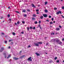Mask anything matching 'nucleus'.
I'll return each mask as SVG.
<instances>
[{
	"label": "nucleus",
	"instance_id": "nucleus-30",
	"mask_svg": "<svg viewBox=\"0 0 64 64\" xmlns=\"http://www.w3.org/2000/svg\"><path fill=\"white\" fill-rule=\"evenodd\" d=\"M35 24H37L38 23V22H37L36 21L34 22Z\"/></svg>",
	"mask_w": 64,
	"mask_h": 64
},
{
	"label": "nucleus",
	"instance_id": "nucleus-34",
	"mask_svg": "<svg viewBox=\"0 0 64 64\" xmlns=\"http://www.w3.org/2000/svg\"><path fill=\"white\" fill-rule=\"evenodd\" d=\"M9 20L10 21V22H11V18H10L9 19Z\"/></svg>",
	"mask_w": 64,
	"mask_h": 64
},
{
	"label": "nucleus",
	"instance_id": "nucleus-37",
	"mask_svg": "<svg viewBox=\"0 0 64 64\" xmlns=\"http://www.w3.org/2000/svg\"><path fill=\"white\" fill-rule=\"evenodd\" d=\"M16 13H19V12H18V11H15Z\"/></svg>",
	"mask_w": 64,
	"mask_h": 64
},
{
	"label": "nucleus",
	"instance_id": "nucleus-42",
	"mask_svg": "<svg viewBox=\"0 0 64 64\" xmlns=\"http://www.w3.org/2000/svg\"><path fill=\"white\" fill-rule=\"evenodd\" d=\"M49 17L50 18H51V16H49Z\"/></svg>",
	"mask_w": 64,
	"mask_h": 64
},
{
	"label": "nucleus",
	"instance_id": "nucleus-13",
	"mask_svg": "<svg viewBox=\"0 0 64 64\" xmlns=\"http://www.w3.org/2000/svg\"><path fill=\"white\" fill-rule=\"evenodd\" d=\"M44 12L46 13H47V12H48V10H44Z\"/></svg>",
	"mask_w": 64,
	"mask_h": 64
},
{
	"label": "nucleus",
	"instance_id": "nucleus-20",
	"mask_svg": "<svg viewBox=\"0 0 64 64\" xmlns=\"http://www.w3.org/2000/svg\"><path fill=\"white\" fill-rule=\"evenodd\" d=\"M48 3V2H45V4H44V5H46V4H47Z\"/></svg>",
	"mask_w": 64,
	"mask_h": 64
},
{
	"label": "nucleus",
	"instance_id": "nucleus-27",
	"mask_svg": "<svg viewBox=\"0 0 64 64\" xmlns=\"http://www.w3.org/2000/svg\"><path fill=\"white\" fill-rule=\"evenodd\" d=\"M32 19L33 20H35V18H32Z\"/></svg>",
	"mask_w": 64,
	"mask_h": 64
},
{
	"label": "nucleus",
	"instance_id": "nucleus-12",
	"mask_svg": "<svg viewBox=\"0 0 64 64\" xmlns=\"http://www.w3.org/2000/svg\"><path fill=\"white\" fill-rule=\"evenodd\" d=\"M56 30H57L58 31L59 30H60V28H56Z\"/></svg>",
	"mask_w": 64,
	"mask_h": 64
},
{
	"label": "nucleus",
	"instance_id": "nucleus-59",
	"mask_svg": "<svg viewBox=\"0 0 64 64\" xmlns=\"http://www.w3.org/2000/svg\"><path fill=\"white\" fill-rule=\"evenodd\" d=\"M39 12H37L36 13V14H39Z\"/></svg>",
	"mask_w": 64,
	"mask_h": 64
},
{
	"label": "nucleus",
	"instance_id": "nucleus-51",
	"mask_svg": "<svg viewBox=\"0 0 64 64\" xmlns=\"http://www.w3.org/2000/svg\"><path fill=\"white\" fill-rule=\"evenodd\" d=\"M54 10H56L57 9V8H54Z\"/></svg>",
	"mask_w": 64,
	"mask_h": 64
},
{
	"label": "nucleus",
	"instance_id": "nucleus-36",
	"mask_svg": "<svg viewBox=\"0 0 64 64\" xmlns=\"http://www.w3.org/2000/svg\"><path fill=\"white\" fill-rule=\"evenodd\" d=\"M59 27H60V28H62V26H59Z\"/></svg>",
	"mask_w": 64,
	"mask_h": 64
},
{
	"label": "nucleus",
	"instance_id": "nucleus-8",
	"mask_svg": "<svg viewBox=\"0 0 64 64\" xmlns=\"http://www.w3.org/2000/svg\"><path fill=\"white\" fill-rule=\"evenodd\" d=\"M3 50H4V48H1L0 49V52H2V51H3Z\"/></svg>",
	"mask_w": 64,
	"mask_h": 64
},
{
	"label": "nucleus",
	"instance_id": "nucleus-48",
	"mask_svg": "<svg viewBox=\"0 0 64 64\" xmlns=\"http://www.w3.org/2000/svg\"><path fill=\"white\" fill-rule=\"evenodd\" d=\"M21 34H23V33H24V32H21Z\"/></svg>",
	"mask_w": 64,
	"mask_h": 64
},
{
	"label": "nucleus",
	"instance_id": "nucleus-49",
	"mask_svg": "<svg viewBox=\"0 0 64 64\" xmlns=\"http://www.w3.org/2000/svg\"><path fill=\"white\" fill-rule=\"evenodd\" d=\"M62 41H64V38H63L62 39Z\"/></svg>",
	"mask_w": 64,
	"mask_h": 64
},
{
	"label": "nucleus",
	"instance_id": "nucleus-11",
	"mask_svg": "<svg viewBox=\"0 0 64 64\" xmlns=\"http://www.w3.org/2000/svg\"><path fill=\"white\" fill-rule=\"evenodd\" d=\"M36 55H37V56H40V54H39L36 52Z\"/></svg>",
	"mask_w": 64,
	"mask_h": 64
},
{
	"label": "nucleus",
	"instance_id": "nucleus-39",
	"mask_svg": "<svg viewBox=\"0 0 64 64\" xmlns=\"http://www.w3.org/2000/svg\"><path fill=\"white\" fill-rule=\"evenodd\" d=\"M10 14H8V17H10Z\"/></svg>",
	"mask_w": 64,
	"mask_h": 64
},
{
	"label": "nucleus",
	"instance_id": "nucleus-41",
	"mask_svg": "<svg viewBox=\"0 0 64 64\" xmlns=\"http://www.w3.org/2000/svg\"><path fill=\"white\" fill-rule=\"evenodd\" d=\"M12 40H9V42H11L12 41Z\"/></svg>",
	"mask_w": 64,
	"mask_h": 64
},
{
	"label": "nucleus",
	"instance_id": "nucleus-52",
	"mask_svg": "<svg viewBox=\"0 0 64 64\" xmlns=\"http://www.w3.org/2000/svg\"><path fill=\"white\" fill-rule=\"evenodd\" d=\"M62 18H64V16H62Z\"/></svg>",
	"mask_w": 64,
	"mask_h": 64
},
{
	"label": "nucleus",
	"instance_id": "nucleus-15",
	"mask_svg": "<svg viewBox=\"0 0 64 64\" xmlns=\"http://www.w3.org/2000/svg\"><path fill=\"white\" fill-rule=\"evenodd\" d=\"M26 12L25 10H22V12Z\"/></svg>",
	"mask_w": 64,
	"mask_h": 64
},
{
	"label": "nucleus",
	"instance_id": "nucleus-10",
	"mask_svg": "<svg viewBox=\"0 0 64 64\" xmlns=\"http://www.w3.org/2000/svg\"><path fill=\"white\" fill-rule=\"evenodd\" d=\"M40 19H42L43 18V16H40Z\"/></svg>",
	"mask_w": 64,
	"mask_h": 64
},
{
	"label": "nucleus",
	"instance_id": "nucleus-31",
	"mask_svg": "<svg viewBox=\"0 0 64 64\" xmlns=\"http://www.w3.org/2000/svg\"><path fill=\"white\" fill-rule=\"evenodd\" d=\"M6 53H4V55H5V56H6Z\"/></svg>",
	"mask_w": 64,
	"mask_h": 64
},
{
	"label": "nucleus",
	"instance_id": "nucleus-4",
	"mask_svg": "<svg viewBox=\"0 0 64 64\" xmlns=\"http://www.w3.org/2000/svg\"><path fill=\"white\" fill-rule=\"evenodd\" d=\"M57 39H52V41H54V42H55V41H56V40H57Z\"/></svg>",
	"mask_w": 64,
	"mask_h": 64
},
{
	"label": "nucleus",
	"instance_id": "nucleus-57",
	"mask_svg": "<svg viewBox=\"0 0 64 64\" xmlns=\"http://www.w3.org/2000/svg\"><path fill=\"white\" fill-rule=\"evenodd\" d=\"M48 43H47L46 44V46H47V45H48Z\"/></svg>",
	"mask_w": 64,
	"mask_h": 64
},
{
	"label": "nucleus",
	"instance_id": "nucleus-64",
	"mask_svg": "<svg viewBox=\"0 0 64 64\" xmlns=\"http://www.w3.org/2000/svg\"><path fill=\"white\" fill-rule=\"evenodd\" d=\"M62 62H63L64 63V60H63L62 61Z\"/></svg>",
	"mask_w": 64,
	"mask_h": 64
},
{
	"label": "nucleus",
	"instance_id": "nucleus-21",
	"mask_svg": "<svg viewBox=\"0 0 64 64\" xmlns=\"http://www.w3.org/2000/svg\"><path fill=\"white\" fill-rule=\"evenodd\" d=\"M11 45H13V42H12L10 43Z\"/></svg>",
	"mask_w": 64,
	"mask_h": 64
},
{
	"label": "nucleus",
	"instance_id": "nucleus-40",
	"mask_svg": "<svg viewBox=\"0 0 64 64\" xmlns=\"http://www.w3.org/2000/svg\"><path fill=\"white\" fill-rule=\"evenodd\" d=\"M39 11V10H36V12H38Z\"/></svg>",
	"mask_w": 64,
	"mask_h": 64
},
{
	"label": "nucleus",
	"instance_id": "nucleus-18",
	"mask_svg": "<svg viewBox=\"0 0 64 64\" xmlns=\"http://www.w3.org/2000/svg\"><path fill=\"white\" fill-rule=\"evenodd\" d=\"M33 17H36V14H33Z\"/></svg>",
	"mask_w": 64,
	"mask_h": 64
},
{
	"label": "nucleus",
	"instance_id": "nucleus-23",
	"mask_svg": "<svg viewBox=\"0 0 64 64\" xmlns=\"http://www.w3.org/2000/svg\"><path fill=\"white\" fill-rule=\"evenodd\" d=\"M57 63H59V60H57L56 61Z\"/></svg>",
	"mask_w": 64,
	"mask_h": 64
},
{
	"label": "nucleus",
	"instance_id": "nucleus-9",
	"mask_svg": "<svg viewBox=\"0 0 64 64\" xmlns=\"http://www.w3.org/2000/svg\"><path fill=\"white\" fill-rule=\"evenodd\" d=\"M32 7H34V8H36V6H35V5H34L33 4H32Z\"/></svg>",
	"mask_w": 64,
	"mask_h": 64
},
{
	"label": "nucleus",
	"instance_id": "nucleus-3",
	"mask_svg": "<svg viewBox=\"0 0 64 64\" xmlns=\"http://www.w3.org/2000/svg\"><path fill=\"white\" fill-rule=\"evenodd\" d=\"M13 59L14 60H17L19 59V58L14 57L13 58Z\"/></svg>",
	"mask_w": 64,
	"mask_h": 64
},
{
	"label": "nucleus",
	"instance_id": "nucleus-43",
	"mask_svg": "<svg viewBox=\"0 0 64 64\" xmlns=\"http://www.w3.org/2000/svg\"><path fill=\"white\" fill-rule=\"evenodd\" d=\"M62 9H64V7L62 6Z\"/></svg>",
	"mask_w": 64,
	"mask_h": 64
},
{
	"label": "nucleus",
	"instance_id": "nucleus-33",
	"mask_svg": "<svg viewBox=\"0 0 64 64\" xmlns=\"http://www.w3.org/2000/svg\"><path fill=\"white\" fill-rule=\"evenodd\" d=\"M30 47H31V46H30V45H29L28 46V48H30Z\"/></svg>",
	"mask_w": 64,
	"mask_h": 64
},
{
	"label": "nucleus",
	"instance_id": "nucleus-56",
	"mask_svg": "<svg viewBox=\"0 0 64 64\" xmlns=\"http://www.w3.org/2000/svg\"><path fill=\"white\" fill-rule=\"evenodd\" d=\"M38 26L39 27H40V24Z\"/></svg>",
	"mask_w": 64,
	"mask_h": 64
},
{
	"label": "nucleus",
	"instance_id": "nucleus-63",
	"mask_svg": "<svg viewBox=\"0 0 64 64\" xmlns=\"http://www.w3.org/2000/svg\"><path fill=\"white\" fill-rule=\"evenodd\" d=\"M11 48V47H10V46H9V48Z\"/></svg>",
	"mask_w": 64,
	"mask_h": 64
},
{
	"label": "nucleus",
	"instance_id": "nucleus-2",
	"mask_svg": "<svg viewBox=\"0 0 64 64\" xmlns=\"http://www.w3.org/2000/svg\"><path fill=\"white\" fill-rule=\"evenodd\" d=\"M28 61H32V60L31 59V57H30L28 59Z\"/></svg>",
	"mask_w": 64,
	"mask_h": 64
},
{
	"label": "nucleus",
	"instance_id": "nucleus-38",
	"mask_svg": "<svg viewBox=\"0 0 64 64\" xmlns=\"http://www.w3.org/2000/svg\"><path fill=\"white\" fill-rule=\"evenodd\" d=\"M27 11H29V12H30V10L28 9L27 10Z\"/></svg>",
	"mask_w": 64,
	"mask_h": 64
},
{
	"label": "nucleus",
	"instance_id": "nucleus-45",
	"mask_svg": "<svg viewBox=\"0 0 64 64\" xmlns=\"http://www.w3.org/2000/svg\"><path fill=\"white\" fill-rule=\"evenodd\" d=\"M4 43H5L6 44H7V41H5V42H4Z\"/></svg>",
	"mask_w": 64,
	"mask_h": 64
},
{
	"label": "nucleus",
	"instance_id": "nucleus-53",
	"mask_svg": "<svg viewBox=\"0 0 64 64\" xmlns=\"http://www.w3.org/2000/svg\"><path fill=\"white\" fill-rule=\"evenodd\" d=\"M46 21L47 22H49V21L48 20H46Z\"/></svg>",
	"mask_w": 64,
	"mask_h": 64
},
{
	"label": "nucleus",
	"instance_id": "nucleus-17",
	"mask_svg": "<svg viewBox=\"0 0 64 64\" xmlns=\"http://www.w3.org/2000/svg\"><path fill=\"white\" fill-rule=\"evenodd\" d=\"M24 16L25 17H26V16H27V14H25L24 15Z\"/></svg>",
	"mask_w": 64,
	"mask_h": 64
},
{
	"label": "nucleus",
	"instance_id": "nucleus-26",
	"mask_svg": "<svg viewBox=\"0 0 64 64\" xmlns=\"http://www.w3.org/2000/svg\"><path fill=\"white\" fill-rule=\"evenodd\" d=\"M22 23L23 24H25V22L23 21H22Z\"/></svg>",
	"mask_w": 64,
	"mask_h": 64
},
{
	"label": "nucleus",
	"instance_id": "nucleus-35",
	"mask_svg": "<svg viewBox=\"0 0 64 64\" xmlns=\"http://www.w3.org/2000/svg\"><path fill=\"white\" fill-rule=\"evenodd\" d=\"M38 23H39V24H40V23H41V21H39Z\"/></svg>",
	"mask_w": 64,
	"mask_h": 64
},
{
	"label": "nucleus",
	"instance_id": "nucleus-62",
	"mask_svg": "<svg viewBox=\"0 0 64 64\" xmlns=\"http://www.w3.org/2000/svg\"><path fill=\"white\" fill-rule=\"evenodd\" d=\"M9 56H8L7 57V58H9Z\"/></svg>",
	"mask_w": 64,
	"mask_h": 64
},
{
	"label": "nucleus",
	"instance_id": "nucleus-19",
	"mask_svg": "<svg viewBox=\"0 0 64 64\" xmlns=\"http://www.w3.org/2000/svg\"><path fill=\"white\" fill-rule=\"evenodd\" d=\"M50 24L51 25V24H53V22H50Z\"/></svg>",
	"mask_w": 64,
	"mask_h": 64
},
{
	"label": "nucleus",
	"instance_id": "nucleus-16",
	"mask_svg": "<svg viewBox=\"0 0 64 64\" xmlns=\"http://www.w3.org/2000/svg\"><path fill=\"white\" fill-rule=\"evenodd\" d=\"M38 44H42V43L41 42H38Z\"/></svg>",
	"mask_w": 64,
	"mask_h": 64
},
{
	"label": "nucleus",
	"instance_id": "nucleus-14",
	"mask_svg": "<svg viewBox=\"0 0 64 64\" xmlns=\"http://www.w3.org/2000/svg\"><path fill=\"white\" fill-rule=\"evenodd\" d=\"M12 34L13 35H16V34H15L14 32H12Z\"/></svg>",
	"mask_w": 64,
	"mask_h": 64
},
{
	"label": "nucleus",
	"instance_id": "nucleus-44",
	"mask_svg": "<svg viewBox=\"0 0 64 64\" xmlns=\"http://www.w3.org/2000/svg\"><path fill=\"white\" fill-rule=\"evenodd\" d=\"M52 21H53V20H54V18H52Z\"/></svg>",
	"mask_w": 64,
	"mask_h": 64
},
{
	"label": "nucleus",
	"instance_id": "nucleus-5",
	"mask_svg": "<svg viewBox=\"0 0 64 64\" xmlns=\"http://www.w3.org/2000/svg\"><path fill=\"white\" fill-rule=\"evenodd\" d=\"M59 13H60V14H62V13H61V12L60 11H59L58 12H57L56 13V14H58H58H59Z\"/></svg>",
	"mask_w": 64,
	"mask_h": 64
},
{
	"label": "nucleus",
	"instance_id": "nucleus-58",
	"mask_svg": "<svg viewBox=\"0 0 64 64\" xmlns=\"http://www.w3.org/2000/svg\"><path fill=\"white\" fill-rule=\"evenodd\" d=\"M38 7H40V5H38Z\"/></svg>",
	"mask_w": 64,
	"mask_h": 64
},
{
	"label": "nucleus",
	"instance_id": "nucleus-61",
	"mask_svg": "<svg viewBox=\"0 0 64 64\" xmlns=\"http://www.w3.org/2000/svg\"><path fill=\"white\" fill-rule=\"evenodd\" d=\"M5 58H6V56H5Z\"/></svg>",
	"mask_w": 64,
	"mask_h": 64
},
{
	"label": "nucleus",
	"instance_id": "nucleus-47",
	"mask_svg": "<svg viewBox=\"0 0 64 64\" xmlns=\"http://www.w3.org/2000/svg\"><path fill=\"white\" fill-rule=\"evenodd\" d=\"M35 28H35V27H34L33 28V29L34 30L35 29Z\"/></svg>",
	"mask_w": 64,
	"mask_h": 64
},
{
	"label": "nucleus",
	"instance_id": "nucleus-55",
	"mask_svg": "<svg viewBox=\"0 0 64 64\" xmlns=\"http://www.w3.org/2000/svg\"><path fill=\"white\" fill-rule=\"evenodd\" d=\"M4 33L3 32H2V35H3L4 34Z\"/></svg>",
	"mask_w": 64,
	"mask_h": 64
},
{
	"label": "nucleus",
	"instance_id": "nucleus-60",
	"mask_svg": "<svg viewBox=\"0 0 64 64\" xmlns=\"http://www.w3.org/2000/svg\"><path fill=\"white\" fill-rule=\"evenodd\" d=\"M8 56H9V57H10V55H9Z\"/></svg>",
	"mask_w": 64,
	"mask_h": 64
},
{
	"label": "nucleus",
	"instance_id": "nucleus-6",
	"mask_svg": "<svg viewBox=\"0 0 64 64\" xmlns=\"http://www.w3.org/2000/svg\"><path fill=\"white\" fill-rule=\"evenodd\" d=\"M43 16H44V17L45 18L47 17V16H48L47 14H43Z\"/></svg>",
	"mask_w": 64,
	"mask_h": 64
},
{
	"label": "nucleus",
	"instance_id": "nucleus-1",
	"mask_svg": "<svg viewBox=\"0 0 64 64\" xmlns=\"http://www.w3.org/2000/svg\"><path fill=\"white\" fill-rule=\"evenodd\" d=\"M56 42H57V43L60 44V45H61L62 44V42L60 41V40L58 39H57V40H56Z\"/></svg>",
	"mask_w": 64,
	"mask_h": 64
},
{
	"label": "nucleus",
	"instance_id": "nucleus-25",
	"mask_svg": "<svg viewBox=\"0 0 64 64\" xmlns=\"http://www.w3.org/2000/svg\"><path fill=\"white\" fill-rule=\"evenodd\" d=\"M27 30L29 31V28H27Z\"/></svg>",
	"mask_w": 64,
	"mask_h": 64
},
{
	"label": "nucleus",
	"instance_id": "nucleus-24",
	"mask_svg": "<svg viewBox=\"0 0 64 64\" xmlns=\"http://www.w3.org/2000/svg\"><path fill=\"white\" fill-rule=\"evenodd\" d=\"M22 58H23V56H21L20 57V59H21Z\"/></svg>",
	"mask_w": 64,
	"mask_h": 64
},
{
	"label": "nucleus",
	"instance_id": "nucleus-50",
	"mask_svg": "<svg viewBox=\"0 0 64 64\" xmlns=\"http://www.w3.org/2000/svg\"><path fill=\"white\" fill-rule=\"evenodd\" d=\"M22 56L23 58H24V57H25V56Z\"/></svg>",
	"mask_w": 64,
	"mask_h": 64
},
{
	"label": "nucleus",
	"instance_id": "nucleus-28",
	"mask_svg": "<svg viewBox=\"0 0 64 64\" xmlns=\"http://www.w3.org/2000/svg\"><path fill=\"white\" fill-rule=\"evenodd\" d=\"M19 23H20V22H17V24H19Z\"/></svg>",
	"mask_w": 64,
	"mask_h": 64
},
{
	"label": "nucleus",
	"instance_id": "nucleus-32",
	"mask_svg": "<svg viewBox=\"0 0 64 64\" xmlns=\"http://www.w3.org/2000/svg\"><path fill=\"white\" fill-rule=\"evenodd\" d=\"M57 59V57H56L54 58L55 60H56V59Z\"/></svg>",
	"mask_w": 64,
	"mask_h": 64
},
{
	"label": "nucleus",
	"instance_id": "nucleus-22",
	"mask_svg": "<svg viewBox=\"0 0 64 64\" xmlns=\"http://www.w3.org/2000/svg\"><path fill=\"white\" fill-rule=\"evenodd\" d=\"M54 34H54V33H52L51 34V35H54Z\"/></svg>",
	"mask_w": 64,
	"mask_h": 64
},
{
	"label": "nucleus",
	"instance_id": "nucleus-29",
	"mask_svg": "<svg viewBox=\"0 0 64 64\" xmlns=\"http://www.w3.org/2000/svg\"><path fill=\"white\" fill-rule=\"evenodd\" d=\"M30 29H33V27H30Z\"/></svg>",
	"mask_w": 64,
	"mask_h": 64
},
{
	"label": "nucleus",
	"instance_id": "nucleus-46",
	"mask_svg": "<svg viewBox=\"0 0 64 64\" xmlns=\"http://www.w3.org/2000/svg\"><path fill=\"white\" fill-rule=\"evenodd\" d=\"M22 53V51H20V54H21Z\"/></svg>",
	"mask_w": 64,
	"mask_h": 64
},
{
	"label": "nucleus",
	"instance_id": "nucleus-7",
	"mask_svg": "<svg viewBox=\"0 0 64 64\" xmlns=\"http://www.w3.org/2000/svg\"><path fill=\"white\" fill-rule=\"evenodd\" d=\"M34 44L36 46H39V44H38V43H37Z\"/></svg>",
	"mask_w": 64,
	"mask_h": 64
},
{
	"label": "nucleus",
	"instance_id": "nucleus-54",
	"mask_svg": "<svg viewBox=\"0 0 64 64\" xmlns=\"http://www.w3.org/2000/svg\"><path fill=\"white\" fill-rule=\"evenodd\" d=\"M15 24L16 25H17V24L16 23H15Z\"/></svg>",
	"mask_w": 64,
	"mask_h": 64
}]
</instances>
